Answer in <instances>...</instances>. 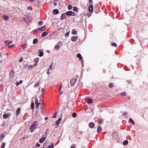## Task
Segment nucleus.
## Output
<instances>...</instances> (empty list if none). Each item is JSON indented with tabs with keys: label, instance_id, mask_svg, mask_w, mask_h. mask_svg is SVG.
Returning <instances> with one entry per match:
<instances>
[{
	"label": "nucleus",
	"instance_id": "1",
	"mask_svg": "<svg viewBox=\"0 0 148 148\" xmlns=\"http://www.w3.org/2000/svg\"><path fill=\"white\" fill-rule=\"evenodd\" d=\"M39 125L38 122V121H34L30 127V131L31 132H33L38 127Z\"/></svg>",
	"mask_w": 148,
	"mask_h": 148
},
{
	"label": "nucleus",
	"instance_id": "2",
	"mask_svg": "<svg viewBox=\"0 0 148 148\" xmlns=\"http://www.w3.org/2000/svg\"><path fill=\"white\" fill-rule=\"evenodd\" d=\"M66 15L68 16H74L75 15V13L74 12H72L71 11L67 12L65 13Z\"/></svg>",
	"mask_w": 148,
	"mask_h": 148
},
{
	"label": "nucleus",
	"instance_id": "3",
	"mask_svg": "<svg viewBox=\"0 0 148 148\" xmlns=\"http://www.w3.org/2000/svg\"><path fill=\"white\" fill-rule=\"evenodd\" d=\"M77 81V79L76 78L73 79H71L70 82L71 85L72 86H74Z\"/></svg>",
	"mask_w": 148,
	"mask_h": 148
},
{
	"label": "nucleus",
	"instance_id": "4",
	"mask_svg": "<svg viewBox=\"0 0 148 148\" xmlns=\"http://www.w3.org/2000/svg\"><path fill=\"white\" fill-rule=\"evenodd\" d=\"M31 18L30 17H26L24 19L25 21L27 23H29L31 22Z\"/></svg>",
	"mask_w": 148,
	"mask_h": 148
},
{
	"label": "nucleus",
	"instance_id": "5",
	"mask_svg": "<svg viewBox=\"0 0 148 148\" xmlns=\"http://www.w3.org/2000/svg\"><path fill=\"white\" fill-rule=\"evenodd\" d=\"M88 10L90 12H92L93 11V6L92 4H89V6L88 8Z\"/></svg>",
	"mask_w": 148,
	"mask_h": 148
},
{
	"label": "nucleus",
	"instance_id": "6",
	"mask_svg": "<svg viewBox=\"0 0 148 148\" xmlns=\"http://www.w3.org/2000/svg\"><path fill=\"white\" fill-rule=\"evenodd\" d=\"M66 14L65 13H63L62 14L60 17V19L62 20L64 19L66 17Z\"/></svg>",
	"mask_w": 148,
	"mask_h": 148
},
{
	"label": "nucleus",
	"instance_id": "7",
	"mask_svg": "<svg viewBox=\"0 0 148 148\" xmlns=\"http://www.w3.org/2000/svg\"><path fill=\"white\" fill-rule=\"evenodd\" d=\"M53 64H54L52 62L51 65L50 66H49V67L47 71V73L48 74L49 73V70H52V67H53Z\"/></svg>",
	"mask_w": 148,
	"mask_h": 148
},
{
	"label": "nucleus",
	"instance_id": "8",
	"mask_svg": "<svg viewBox=\"0 0 148 148\" xmlns=\"http://www.w3.org/2000/svg\"><path fill=\"white\" fill-rule=\"evenodd\" d=\"M78 38V37L77 36H73L71 38V40L75 42L77 40Z\"/></svg>",
	"mask_w": 148,
	"mask_h": 148
},
{
	"label": "nucleus",
	"instance_id": "9",
	"mask_svg": "<svg viewBox=\"0 0 148 148\" xmlns=\"http://www.w3.org/2000/svg\"><path fill=\"white\" fill-rule=\"evenodd\" d=\"M35 103L37 107L36 109H38V106H39V104L40 103H38V101L36 99H35Z\"/></svg>",
	"mask_w": 148,
	"mask_h": 148
},
{
	"label": "nucleus",
	"instance_id": "10",
	"mask_svg": "<svg viewBox=\"0 0 148 148\" xmlns=\"http://www.w3.org/2000/svg\"><path fill=\"white\" fill-rule=\"evenodd\" d=\"M95 126L94 123L92 122H90L89 124V126L91 128H93Z\"/></svg>",
	"mask_w": 148,
	"mask_h": 148
},
{
	"label": "nucleus",
	"instance_id": "11",
	"mask_svg": "<svg viewBox=\"0 0 148 148\" xmlns=\"http://www.w3.org/2000/svg\"><path fill=\"white\" fill-rule=\"evenodd\" d=\"M45 137H42L39 140V142L40 143H42L45 140Z\"/></svg>",
	"mask_w": 148,
	"mask_h": 148
},
{
	"label": "nucleus",
	"instance_id": "12",
	"mask_svg": "<svg viewBox=\"0 0 148 148\" xmlns=\"http://www.w3.org/2000/svg\"><path fill=\"white\" fill-rule=\"evenodd\" d=\"M46 29V27L45 26H43L38 28L39 30L40 31H43L45 30Z\"/></svg>",
	"mask_w": 148,
	"mask_h": 148
},
{
	"label": "nucleus",
	"instance_id": "13",
	"mask_svg": "<svg viewBox=\"0 0 148 148\" xmlns=\"http://www.w3.org/2000/svg\"><path fill=\"white\" fill-rule=\"evenodd\" d=\"M87 102L88 103H91L93 102V100L90 99L88 98L86 99Z\"/></svg>",
	"mask_w": 148,
	"mask_h": 148
},
{
	"label": "nucleus",
	"instance_id": "14",
	"mask_svg": "<svg viewBox=\"0 0 148 148\" xmlns=\"http://www.w3.org/2000/svg\"><path fill=\"white\" fill-rule=\"evenodd\" d=\"M4 42L5 43L7 44V45H10L12 42V41L7 40H5Z\"/></svg>",
	"mask_w": 148,
	"mask_h": 148
},
{
	"label": "nucleus",
	"instance_id": "15",
	"mask_svg": "<svg viewBox=\"0 0 148 148\" xmlns=\"http://www.w3.org/2000/svg\"><path fill=\"white\" fill-rule=\"evenodd\" d=\"M61 118H60L59 119H58V120H57L56 122V124L57 125H58L60 123V121H61Z\"/></svg>",
	"mask_w": 148,
	"mask_h": 148
},
{
	"label": "nucleus",
	"instance_id": "16",
	"mask_svg": "<svg viewBox=\"0 0 148 148\" xmlns=\"http://www.w3.org/2000/svg\"><path fill=\"white\" fill-rule=\"evenodd\" d=\"M53 12L54 14H57L59 13V11L58 9H55L53 10Z\"/></svg>",
	"mask_w": 148,
	"mask_h": 148
},
{
	"label": "nucleus",
	"instance_id": "17",
	"mask_svg": "<svg viewBox=\"0 0 148 148\" xmlns=\"http://www.w3.org/2000/svg\"><path fill=\"white\" fill-rule=\"evenodd\" d=\"M9 116V115L8 114H4L3 115V117L5 119H6V118H8Z\"/></svg>",
	"mask_w": 148,
	"mask_h": 148
},
{
	"label": "nucleus",
	"instance_id": "18",
	"mask_svg": "<svg viewBox=\"0 0 148 148\" xmlns=\"http://www.w3.org/2000/svg\"><path fill=\"white\" fill-rule=\"evenodd\" d=\"M48 34V33L46 32H43L42 34V35L41 36V37H44L46 36Z\"/></svg>",
	"mask_w": 148,
	"mask_h": 148
},
{
	"label": "nucleus",
	"instance_id": "19",
	"mask_svg": "<svg viewBox=\"0 0 148 148\" xmlns=\"http://www.w3.org/2000/svg\"><path fill=\"white\" fill-rule=\"evenodd\" d=\"M21 108L19 107L16 110V114L17 115H18L19 114L20 111L21 110Z\"/></svg>",
	"mask_w": 148,
	"mask_h": 148
},
{
	"label": "nucleus",
	"instance_id": "20",
	"mask_svg": "<svg viewBox=\"0 0 148 148\" xmlns=\"http://www.w3.org/2000/svg\"><path fill=\"white\" fill-rule=\"evenodd\" d=\"M77 57L78 58H79V59L80 60H82V56L80 53H78L77 55Z\"/></svg>",
	"mask_w": 148,
	"mask_h": 148
},
{
	"label": "nucleus",
	"instance_id": "21",
	"mask_svg": "<svg viewBox=\"0 0 148 148\" xmlns=\"http://www.w3.org/2000/svg\"><path fill=\"white\" fill-rule=\"evenodd\" d=\"M102 130L101 127L100 126H99L97 128V131L98 133H99Z\"/></svg>",
	"mask_w": 148,
	"mask_h": 148
},
{
	"label": "nucleus",
	"instance_id": "22",
	"mask_svg": "<svg viewBox=\"0 0 148 148\" xmlns=\"http://www.w3.org/2000/svg\"><path fill=\"white\" fill-rule=\"evenodd\" d=\"M43 53L42 51H40L39 52V54H38V56L40 57H42L43 55Z\"/></svg>",
	"mask_w": 148,
	"mask_h": 148
},
{
	"label": "nucleus",
	"instance_id": "23",
	"mask_svg": "<svg viewBox=\"0 0 148 148\" xmlns=\"http://www.w3.org/2000/svg\"><path fill=\"white\" fill-rule=\"evenodd\" d=\"M128 141L126 140L123 141V145H126L128 144Z\"/></svg>",
	"mask_w": 148,
	"mask_h": 148
},
{
	"label": "nucleus",
	"instance_id": "24",
	"mask_svg": "<svg viewBox=\"0 0 148 148\" xmlns=\"http://www.w3.org/2000/svg\"><path fill=\"white\" fill-rule=\"evenodd\" d=\"M40 108L41 110L42 111V112L41 111L40 112L41 113V114L42 115L43 114V111L44 110V107L43 106H42Z\"/></svg>",
	"mask_w": 148,
	"mask_h": 148
},
{
	"label": "nucleus",
	"instance_id": "25",
	"mask_svg": "<svg viewBox=\"0 0 148 148\" xmlns=\"http://www.w3.org/2000/svg\"><path fill=\"white\" fill-rule=\"evenodd\" d=\"M53 144H50L48 145V148H53Z\"/></svg>",
	"mask_w": 148,
	"mask_h": 148
},
{
	"label": "nucleus",
	"instance_id": "26",
	"mask_svg": "<svg viewBox=\"0 0 148 148\" xmlns=\"http://www.w3.org/2000/svg\"><path fill=\"white\" fill-rule=\"evenodd\" d=\"M73 11H77L78 10V8L75 6H74L73 7Z\"/></svg>",
	"mask_w": 148,
	"mask_h": 148
},
{
	"label": "nucleus",
	"instance_id": "27",
	"mask_svg": "<svg viewBox=\"0 0 148 148\" xmlns=\"http://www.w3.org/2000/svg\"><path fill=\"white\" fill-rule=\"evenodd\" d=\"M77 32L75 29H73L72 30V34H77Z\"/></svg>",
	"mask_w": 148,
	"mask_h": 148
},
{
	"label": "nucleus",
	"instance_id": "28",
	"mask_svg": "<svg viewBox=\"0 0 148 148\" xmlns=\"http://www.w3.org/2000/svg\"><path fill=\"white\" fill-rule=\"evenodd\" d=\"M3 18L5 20H9V17L7 16H3Z\"/></svg>",
	"mask_w": 148,
	"mask_h": 148
},
{
	"label": "nucleus",
	"instance_id": "29",
	"mask_svg": "<svg viewBox=\"0 0 148 148\" xmlns=\"http://www.w3.org/2000/svg\"><path fill=\"white\" fill-rule=\"evenodd\" d=\"M113 87V84L112 83H110L109 84V87L110 88H112Z\"/></svg>",
	"mask_w": 148,
	"mask_h": 148
},
{
	"label": "nucleus",
	"instance_id": "30",
	"mask_svg": "<svg viewBox=\"0 0 148 148\" xmlns=\"http://www.w3.org/2000/svg\"><path fill=\"white\" fill-rule=\"evenodd\" d=\"M129 121L132 122V124L134 125H135V123H134V121L132 120V119L131 118H130L129 119Z\"/></svg>",
	"mask_w": 148,
	"mask_h": 148
},
{
	"label": "nucleus",
	"instance_id": "31",
	"mask_svg": "<svg viewBox=\"0 0 148 148\" xmlns=\"http://www.w3.org/2000/svg\"><path fill=\"white\" fill-rule=\"evenodd\" d=\"M4 138V134H2L0 136V142Z\"/></svg>",
	"mask_w": 148,
	"mask_h": 148
},
{
	"label": "nucleus",
	"instance_id": "32",
	"mask_svg": "<svg viewBox=\"0 0 148 148\" xmlns=\"http://www.w3.org/2000/svg\"><path fill=\"white\" fill-rule=\"evenodd\" d=\"M34 103H32L31 104V108L32 110H33L34 108Z\"/></svg>",
	"mask_w": 148,
	"mask_h": 148
},
{
	"label": "nucleus",
	"instance_id": "33",
	"mask_svg": "<svg viewBox=\"0 0 148 148\" xmlns=\"http://www.w3.org/2000/svg\"><path fill=\"white\" fill-rule=\"evenodd\" d=\"M42 95H40L39 97L40 98H41L43 97L44 94V89L43 88L42 89Z\"/></svg>",
	"mask_w": 148,
	"mask_h": 148
},
{
	"label": "nucleus",
	"instance_id": "34",
	"mask_svg": "<svg viewBox=\"0 0 148 148\" xmlns=\"http://www.w3.org/2000/svg\"><path fill=\"white\" fill-rule=\"evenodd\" d=\"M37 41L38 40L37 39H34L33 41V43L35 44L37 42Z\"/></svg>",
	"mask_w": 148,
	"mask_h": 148
},
{
	"label": "nucleus",
	"instance_id": "35",
	"mask_svg": "<svg viewBox=\"0 0 148 148\" xmlns=\"http://www.w3.org/2000/svg\"><path fill=\"white\" fill-rule=\"evenodd\" d=\"M72 116L73 118H75L77 116V114L75 112H73L72 115Z\"/></svg>",
	"mask_w": 148,
	"mask_h": 148
},
{
	"label": "nucleus",
	"instance_id": "36",
	"mask_svg": "<svg viewBox=\"0 0 148 148\" xmlns=\"http://www.w3.org/2000/svg\"><path fill=\"white\" fill-rule=\"evenodd\" d=\"M36 64H35L33 66H32V65H31L29 67V68H28V69H32L33 68V67H34V66H35L36 65Z\"/></svg>",
	"mask_w": 148,
	"mask_h": 148
},
{
	"label": "nucleus",
	"instance_id": "37",
	"mask_svg": "<svg viewBox=\"0 0 148 148\" xmlns=\"http://www.w3.org/2000/svg\"><path fill=\"white\" fill-rule=\"evenodd\" d=\"M22 48L23 49H25L26 48V45L25 44H24L22 45Z\"/></svg>",
	"mask_w": 148,
	"mask_h": 148
},
{
	"label": "nucleus",
	"instance_id": "38",
	"mask_svg": "<svg viewBox=\"0 0 148 148\" xmlns=\"http://www.w3.org/2000/svg\"><path fill=\"white\" fill-rule=\"evenodd\" d=\"M57 115V112H56L55 113L53 116L52 117L53 118H56V115Z\"/></svg>",
	"mask_w": 148,
	"mask_h": 148
},
{
	"label": "nucleus",
	"instance_id": "39",
	"mask_svg": "<svg viewBox=\"0 0 148 148\" xmlns=\"http://www.w3.org/2000/svg\"><path fill=\"white\" fill-rule=\"evenodd\" d=\"M5 145V143H3L1 145V148H4Z\"/></svg>",
	"mask_w": 148,
	"mask_h": 148
},
{
	"label": "nucleus",
	"instance_id": "40",
	"mask_svg": "<svg viewBox=\"0 0 148 148\" xmlns=\"http://www.w3.org/2000/svg\"><path fill=\"white\" fill-rule=\"evenodd\" d=\"M112 45L113 47H116L117 46L116 43H113L112 44Z\"/></svg>",
	"mask_w": 148,
	"mask_h": 148
},
{
	"label": "nucleus",
	"instance_id": "41",
	"mask_svg": "<svg viewBox=\"0 0 148 148\" xmlns=\"http://www.w3.org/2000/svg\"><path fill=\"white\" fill-rule=\"evenodd\" d=\"M98 122L99 124H102V121L101 119H99L98 120Z\"/></svg>",
	"mask_w": 148,
	"mask_h": 148
},
{
	"label": "nucleus",
	"instance_id": "42",
	"mask_svg": "<svg viewBox=\"0 0 148 148\" xmlns=\"http://www.w3.org/2000/svg\"><path fill=\"white\" fill-rule=\"evenodd\" d=\"M72 6L71 5H69L68 6V8L69 10H71L72 8Z\"/></svg>",
	"mask_w": 148,
	"mask_h": 148
},
{
	"label": "nucleus",
	"instance_id": "43",
	"mask_svg": "<svg viewBox=\"0 0 148 148\" xmlns=\"http://www.w3.org/2000/svg\"><path fill=\"white\" fill-rule=\"evenodd\" d=\"M15 46L14 45H9L8 46V48H12L14 46Z\"/></svg>",
	"mask_w": 148,
	"mask_h": 148
},
{
	"label": "nucleus",
	"instance_id": "44",
	"mask_svg": "<svg viewBox=\"0 0 148 148\" xmlns=\"http://www.w3.org/2000/svg\"><path fill=\"white\" fill-rule=\"evenodd\" d=\"M121 95L123 96H125L126 95V93L125 92H123L121 93Z\"/></svg>",
	"mask_w": 148,
	"mask_h": 148
},
{
	"label": "nucleus",
	"instance_id": "45",
	"mask_svg": "<svg viewBox=\"0 0 148 148\" xmlns=\"http://www.w3.org/2000/svg\"><path fill=\"white\" fill-rule=\"evenodd\" d=\"M55 48H56V50L59 49L60 47L59 46H58L57 45H56L55 46Z\"/></svg>",
	"mask_w": 148,
	"mask_h": 148
},
{
	"label": "nucleus",
	"instance_id": "46",
	"mask_svg": "<svg viewBox=\"0 0 148 148\" xmlns=\"http://www.w3.org/2000/svg\"><path fill=\"white\" fill-rule=\"evenodd\" d=\"M38 85H39V83H37L36 82V84L34 85V87H37V86H38Z\"/></svg>",
	"mask_w": 148,
	"mask_h": 148
},
{
	"label": "nucleus",
	"instance_id": "47",
	"mask_svg": "<svg viewBox=\"0 0 148 148\" xmlns=\"http://www.w3.org/2000/svg\"><path fill=\"white\" fill-rule=\"evenodd\" d=\"M42 22L40 21L38 22V24L40 25H42Z\"/></svg>",
	"mask_w": 148,
	"mask_h": 148
},
{
	"label": "nucleus",
	"instance_id": "48",
	"mask_svg": "<svg viewBox=\"0 0 148 148\" xmlns=\"http://www.w3.org/2000/svg\"><path fill=\"white\" fill-rule=\"evenodd\" d=\"M23 60V59L22 57H21V58H20V59H19V62H22Z\"/></svg>",
	"mask_w": 148,
	"mask_h": 148
},
{
	"label": "nucleus",
	"instance_id": "49",
	"mask_svg": "<svg viewBox=\"0 0 148 148\" xmlns=\"http://www.w3.org/2000/svg\"><path fill=\"white\" fill-rule=\"evenodd\" d=\"M89 4H92V0H89Z\"/></svg>",
	"mask_w": 148,
	"mask_h": 148
},
{
	"label": "nucleus",
	"instance_id": "50",
	"mask_svg": "<svg viewBox=\"0 0 148 148\" xmlns=\"http://www.w3.org/2000/svg\"><path fill=\"white\" fill-rule=\"evenodd\" d=\"M36 145L37 147H39L40 146V145L38 143H37V144H36Z\"/></svg>",
	"mask_w": 148,
	"mask_h": 148
},
{
	"label": "nucleus",
	"instance_id": "51",
	"mask_svg": "<svg viewBox=\"0 0 148 148\" xmlns=\"http://www.w3.org/2000/svg\"><path fill=\"white\" fill-rule=\"evenodd\" d=\"M69 32H67L65 34V36H66L68 35V36H69Z\"/></svg>",
	"mask_w": 148,
	"mask_h": 148
},
{
	"label": "nucleus",
	"instance_id": "52",
	"mask_svg": "<svg viewBox=\"0 0 148 148\" xmlns=\"http://www.w3.org/2000/svg\"><path fill=\"white\" fill-rule=\"evenodd\" d=\"M19 84V82H17L16 83V86H18Z\"/></svg>",
	"mask_w": 148,
	"mask_h": 148
},
{
	"label": "nucleus",
	"instance_id": "53",
	"mask_svg": "<svg viewBox=\"0 0 148 148\" xmlns=\"http://www.w3.org/2000/svg\"><path fill=\"white\" fill-rule=\"evenodd\" d=\"M60 89H61V88H60V90H59V92H60V95H61L62 93V92H61V91H60Z\"/></svg>",
	"mask_w": 148,
	"mask_h": 148
},
{
	"label": "nucleus",
	"instance_id": "54",
	"mask_svg": "<svg viewBox=\"0 0 148 148\" xmlns=\"http://www.w3.org/2000/svg\"><path fill=\"white\" fill-rule=\"evenodd\" d=\"M22 82H23V81H22V80H20V81L19 82V84H21V83H22Z\"/></svg>",
	"mask_w": 148,
	"mask_h": 148
},
{
	"label": "nucleus",
	"instance_id": "55",
	"mask_svg": "<svg viewBox=\"0 0 148 148\" xmlns=\"http://www.w3.org/2000/svg\"><path fill=\"white\" fill-rule=\"evenodd\" d=\"M37 62H38V60L37 59H35V62H37Z\"/></svg>",
	"mask_w": 148,
	"mask_h": 148
},
{
	"label": "nucleus",
	"instance_id": "56",
	"mask_svg": "<svg viewBox=\"0 0 148 148\" xmlns=\"http://www.w3.org/2000/svg\"><path fill=\"white\" fill-rule=\"evenodd\" d=\"M34 0H29V1L30 2H32L34 1Z\"/></svg>",
	"mask_w": 148,
	"mask_h": 148
},
{
	"label": "nucleus",
	"instance_id": "57",
	"mask_svg": "<svg viewBox=\"0 0 148 148\" xmlns=\"http://www.w3.org/2000/svg\"><path fill=\"white\" fill-rule=\"evenodd\" d=\"M48 119V117H45V120H47Z\"/></svg>",
	"mask_w": 148,
	"mask_h": 148
},
{
	"label": "nucleus",
	"instance_id": "58",
	"mask_svg": "<svg viewBox=\"0 0 148 148\" xmlns=\"http://www.w3.org/2000/svg\"><path fill=\"white\" fill-rule=\"evenodd\" d=\"M28 9H29L30 10H32V8L31 7L28 8Z\"/></svg>",
	"mask_w": 148,
	"mask_h": 148
},
{
	"label": "nucleus",
	"instance_id": "59",
	"mask_svg": "<svg viewBox=\"0 0 148 148\" xmlns=\"http://www.w3.org/2000/svg\"><path fill=\"white\" fill-rule=\"evenodd\" d=\"M39 30V29H38V28L37 29H36L35 30H36H36H37H37Z\"/></svg>",
	"mask_w": 148,
	"mask_h": 148
},
{
	"label": "nucleus",
	"instance_id": "60",
	"mask_svg": "<svg viewBox=\"0 0 148 148\" xmlns=\"http://www.w3.org/2000/svg\"><path fill=\"white\" fill-rule=\"evenodd\" d=\"M1 53H0V57H1Z\"/></svg>",
	"mask_w": 148,
	"mask_h": 148
},
{
	"label": "nucleus",
	"instance_id": "61",
	"mask_svg": "<svg viewBox=\"0 0 148 148\" xmlns=\"http://www.w3.org/2000/svg\"><path fill=\"white\" fill-rule=\"evenodd\" d=\"M127 114V112H126L125 114V115H126Z\"/></svg>",
	"mask_w": 148,
	"mask_h": 148
},
{
	"label": "nucleus",
	"instance_id": "62",
	"mask_svg": "<svg viewBox=\"0 0 148 148\" xmlns=\"http://www.w3.org/2000/svg\"><path fill=\"white\" fill-rule=\"evenodd\" d=\"M71 148H74V147H71Z\"/></svg>",
	"mask_w": 148,
	"mask_h": 148
},
{
	"label": "nucleus",
	"instance_id": "63",
	"mask_svg": "<svg viewBox=\"0 0 148 148\" xmlns=\"http://www.w3.org/2000/svg\"><path fill=\"white\" fill-rule=\"evenodd\" d=\"M128 99H130V97H128Z\"/></svg>",
	"mask_w": 148,
	"mask_h": 148
}]
</instances>
